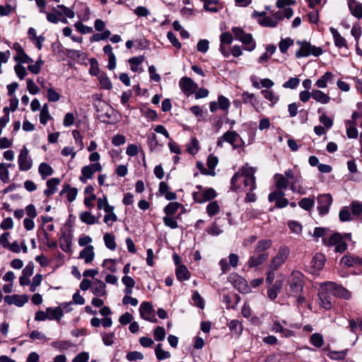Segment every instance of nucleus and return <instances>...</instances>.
Wrapping results in <instances>:
<instances>
[{
  "instance_id": "55",
  "label": "nucleus",
  "mask_w": 362,
  "mask_h": 362,
  "mask_svg": "<svg viewBox=\"0 0 362 362\" xmlns=\"http://www.w3.org/2000/svg\"><path fill=\"white\" fill-rule=\"evenodd\" d=\"M74 27L81 34H87L93 32L91 27L83 25L81 21L75 23Z\"/></svg>"
},
{
  "instance_id": "47",
  "label": "nucleus",
  "mask_w": 362,
  "mask_h": 362,
  "mask_svg": "<svg viewBox=\"0 0 362 362\" xmlns=\"http://www.w3.org/2000/svg\"><path fill=\"white\" fill-rule=\"evenodd\" d=\"M294 43V41L293 40L289 38V37H287V38H285V39H282L279 44V49L281 51V52L282 53H286L288 50V49L292 46Z\"/></svg>"
},
{
  "instance_id": "44",
  "label": "nucleus",
  "mask_w": 362,
  "mask_h": 362,
  "mask_svg": "<svg viewBox=\"0 0 362 362\" xmlns=\"http://www.w3.org/2000/svg\"><path fill=\"white\" fill-rule=\"evenodd\" d=\"M180 206L182 204L178 202H170L164 208V212L166 216H172L177 212Z\"/></svg>"
},
{
  "instance_id": "61",
  "label": "nucleus",
  "mask_w": 362,
  "mask_h": 362,
  "mask_svg": "<svg viewBox=\"0 0 362 362\" xmlns=\"http://www.w3.org/2000/svg\"><path fill=\"white\" fill-rule=\"evenodd\" d=\"M57 8L62 10V16H65L69 18H74L75 13L72 8L65 6L63 4L57 5Z\"/></svg>"
},
{
  "instance_id": "16",
  "label": "nucleus",
  "mask_w": 362,
  "mask_h": 362,
  "mask_svg": "<svg viewBox=\"0 0 362 362\" xmlns=\"http://www.w3.org/2000/svg\"><path fill=\"white\" fill-rule=\"evenodd\" d=\"M318 211L321 215L327 214L332 203V197L330 194H321L317 197Z\"/></svg>"
},
{
  "instance_id": "26",
  "label": "nucleus",
  "mask_w": 362,
  "mask_h": 362,
  "mask_svg": "<svg viewBox=\"0 0 362 362\" xmlns=\"http://www.w3.org/2000/svg\"><path fill=\"white\" fill-rule=\"evenodd\" d=\"M329 30L332 35L334 45L338 48L346 47V40L342 37L337 29L333 27L329 28Z\"/></svg>"
},
{
  "instance_id": "45",
  "label": "nucleus",
  "mask_w": 362,
  "mask_h": 362,
  "mask_svg": "<svg viewBox=\"0 0 362 362\" xmlns=\"http://www.w3.org/2000/svg\"><path fill=\"white\" fill-rule=\"evenodd\" d=\"M310 343L315 347H322L324 344V339L321 334L314 333L310 336Z\"/></svg>"
},
{
  "instance_id": "49",
  "label": "nucleus",
  "mask_w": 362,
  "mask_h": 362,
  "mask_svg": "<svg viewBox=\"0 0 362 362\" xmlns=\"http://www.w3.org/2000/svg\"><path fill=\"white\" fill-rule=\"evenodd\" d=\"M0 180L4 183H8L10 180L8 170L4 163H0Z\"/></svg>"
},
{
  "instance_id": "54",
  "label": "nucleus",
  "mask_w": 362,
  "mask_h": 362,
  "mask_svg": "<svg viewBox=\"0 0 362 362\" xmlns=\"http://www.w3.org/2000/svg\"><path fill=\"white\" fill-rule=\"evenodd\" d=\"M99 81H100V84L101 88L106 89V90H110L112 88V83H111L110 80L109 79V78L106 75H105V74L100 75L99 77Z\"/></svg>"
},
{
  "instance_id": "57",
  "label": "nucleus",
  "mask_w": 362,
  "mask_h": 362,
  "mask_svg": "<svg viewBox=\"0 0 362 362\" xmlns=\"http://www.w3.org/2000/svg\"><path fill=\"white\" fill-rule=\"evenodd\" d=\"M233 33L229 32H224L220 35L221 44L223 45H230L233 40Z\"/></svg>"
},
{
  "instance_id": "30",
  "label": "nucleus",
  "mask_w": 362,
  "mask_h": 362,
  "mask_svg": "<svg viewBox=\"0 0 362 362\" xmlns=\"http://www.w3.org/2000/svg\"><path fill=\"white\" fill-rule=\"evenodd\" d=\"M60 183L59 178H52L47 181L46 185L47 189L44 191V194L47 197H49L56 192L57 189V185Z\"/></svg>"
},
{
  "instance_id": "34",
  "label": "nucleus",
  "mask_w": 362,
  "mask_h": 362,
  "mask_svg": "<svg viewBox=\"0 0 362 362\" xmlns=\"http://www.w3.org/2000/svg\"><path fill=\"white\" fill-rule=\"evenodd\" d=\"M228 327L234 334L240 336L242 334L243 327L242 323L238 320H233L228 323Z\"/></svg>"
},
{
  "instance_id": "41",
  "label": "nucleus",
  "mask_w": 362,
  "mask_h": 362,
  "mask_svg": "<svg viewBox=\"0 0 362 362\" xmlns=\"http://www.w3.org/2000/svg\"><path fill=\"white\" fill-rule=\"evenodd\" d=\"M261 93L267 100H268L269 101L271 102L272 106H273L274 104H276L279 100V96L276 95L272 90H262Z\"/></svg>"
},
{
  "instance_id": "58",
  "label": "nucleus",
  "mask_w": 362,
  "mask_h": 362,
  "mask_svg": "<svg viewBox=\"0 0 362 362\" xmlns=\"http://www.w3.org/2000/svg\"><path fill=\"white\" fill-rule=\"evenodd\" d=\"M347 127L346 129V134L347 136L350 139H356L358 136V130L356 128V124H346Z\"/></svg>"
},
{
  "instance_id": "9",
  "label": "nucleus",
  "mask_w": 362,
  "mask_h": 362,
  "mask_svg": "<svg viewBox=\"0 0 362 362\" xmlns=\"http://www.w3.org/2000/svg\"><path fill=\"white\" fill-rule=\"evenodd\" d=\"M288 281L291 292L298 294L303 291L304 282L303 275L301 272L298 271L293 272Z\"/></svg>"
},
{
  "instance_id": "29",
  "label": "nucleus",
  "mask_w": 362,
  "mask_h": 362,
  "mask_svg": "<svg viewBox=\"0 0 362 362\" xmlns=\"http://www.w3.org/2000/svg\"><path fill=\"white\" fill-rule=\"evenodd\" d=\"M333 74L330 71H327L317 80L315 86L318 88H325L327 87V83L333 81Z\"/></svg>"
},
{
  "instance_id": "4",
  "label": "nucleus",
  "mask_w": 362,
  "mask_h": 362,
  "mask_svg": "<svg viewBox=\"0 0 362 362\" xmlns=\"http://www.w3.org/2000/svg\"><path fill=\"white\" fill-rule=\"evenodd\" d=\"M350 236V234L341 235L335 233L329 237H325L322 242L326 246H334V251L337 252H344L347 249V244L344 239Z\"/></svg>"
},
{
  "instance_id": "3",
  "label": "nucleus",
  "mask_w": 362,
  "mask_h": 362,
  "mask_svg": "<svg viewBox=\"0 0 362 362\" xmlns=\"http://www.w3.org/2000/svg\"><path fill=\"white\" fill-rule=\"evenodd\" d=\"M284 175L288 181L291 180L290 189L293 193L301 195L306 194V189L302 185L303 179L299 171L295 173L291 169H288L285 171V175Z\"/></svg>"
},
{
  "instance_id": "39",
  "label": "nucleus",
  "mask_w": 362,
  "mask_h": 362,
  "mask_svg": "<svg viewBox=\"0 0 362 362\" xmlns=\"http://www.w3.org/2000/svg\"><path fill=\"white\" fill-rule=\"evenodd\" d=\"M105 246L110 250L116 249V243L115 235L110 233H105L103 237Z\"/></svg>"
},
{
  "instance_id": "35",
  "label": "nucleus",
  "mask_w": 362,
  "mask_h": 362,
  "mask_svg": "<svg viewBox=\"0 0 362 362\" xmlns=\"http://www.w3.org/2000/svg\"><path fill=\"white\" fill-rule=\"evenodd\" d=\"M176 276L180 281H185L189 279L190 274L187 267L184 265H180L176 269Z\"/></svg>"
},
{
  "instance_id": "18",
  "label": "nucleus",
  "mask_w": 362,
  "mask_h": 362,
  "mask_svg": "<svg viewBox=\"0 0 362 362\" xmlns=\"http://www.w3.org/2000/svg\"><path fill=\"white\" fill-rule=\"evenodd\" d=\"M4 300L8 305H15L17 307H23L28 301V296L27 295L14 294L6 296L4 297Z\"/></svg>"
},
{
  "instance_id": "63",
  "label": "nucleus",
  "mask_w": 362,
  "mask_h": 362,
  "mask_svg": "<svg viewBox=\"0 0 362 362\" xmlns=\"http://www.w3.org/2000/svg\"><path fill=\"white\" fill-rule=\"evenodd\" d=\"M299 206L302 209L308 211L314 206V200L310 198H303L299 202Z\"/></svg>"
},
{
  "instance_id": "42",
  "label": "nucleus",
  "mask_w": 362,
  "mask_h": 362,
  "mask_svg": "<svg viewBox=\"0 0 362 362\" xmlns=\"http://www.w3.org/2000/svg\"><path fill=\"white\" fill-rule=\"evenodd\" d=\"M206 211L209 216H214L220 211V206L217 202H210L206 206Z\"/></svg>"
},
{
  "instance_id": "15",
  "label": "nucleus",
  "mask_w": 362,
  "mask_h": 362,
  "mask_svg": "<svg viewBox=\"0 0 362 362\" xmlns=\"http://www.w3.org/2000/svg\"><path fill=\"white\" fill-rule=\"evenodd\" d=\"M268 200L270 202H275L276 208H284L289 204L288 200L285 198V193L282 191H274L268 196Z\"/></svg>"
},
{
  "instance_id": "20",
  "label": "nucleus",
  "mask_w": 362,
  "mask_h": 362,
  "mask_svg": "<svg viewBox=\"0 0 362 362\" xmlns=\"http://www.w3.org/2000/svg\"><path fill=\"white\" fill-rule=\"evenodd\" d=\"M318 296L320 306L325 310H330L332 307L331 298L332 295H330L329 292H327L325 289H322V284L320 285Z\"/></svg>"
},
{
  "instance_id": "56",
  "label": "nucleus",
  "mask_w": 362,
  "mask_h": 362,
  "mask_svg": "<svg viewBox=\"0 0 362 362\" xmlns=\"http://www.w3.org/2000/svg\"><path fill=\"white\" fill-rule=\"evenodd\" d=\"M300 83V79L297 77L290 78L286 82L283 84L284 88L294 89Z\"/></svg>"
},
{
  "instance_id": "10",
  "label": "nucleus",
  "mask_w": 362,
  "mask_h": 362,
  "mask_svg": "<svg viewBox=\"0 0 362 362\" xmlns=\"http://www.w3.org/2000/svg\"><path fill=\"white\" fill-rule=\"evenodd\" d=\"M197 187L199 189V191L193 192L192 197L197 203L202 204L211 200L216 197V192L212 188H206L202 190L201 186H197Z\"/></svg>"
},
{
  "instance_id": "23",
  "label": "nucleus",
  "mask_w": 362,
  "mask_h": 362,
  "mask_svg": "<svg viewBox=\"0 0 362 362\" xmlns=\"http://www.w3.org/2000/svg\"><path fill=\"white\" fill-rule=\"evenodd\" d=\"M231 279L233 281L234 286L240 292V293H247L249 291V288L247 286V282L245 279L242 276L234 274L231 276Z\"/></svg>"
},
{
  "instance_id": "36",
  "label": "nucleus",
  "mask_w": 362,
  "mask_h": 362,
  "mask_svg": "<svg viewBox=\"0 0 362 362\" xmlns=\"http://www.w3.org/2000/svg\"><path fill=\"white\" fill-rule=\"evenodd\" d=\"M187 150L188 153L192 155H195L199 151V142L197 138H191L189 142L187 145Z\"/></svg>"
},
{
  "instance_id": "2",
  "label": "nucleus",
  "mask_w": 362,
  "mask_h": 362,
  "mask_svg": "<svg viewBox=\"0 0 362 362\" xmlns=\"http://www.w3.org/2000/svg\"><path fill=\"white\" fill-rule=\"evenodd\" d=\"M231 32L236 40H238L244 45V49L248 52H252L256 48V42L252 34L246 33L240 27H233Z\"/></svg>"
},
{
  "instance_id": "14",
  "label": "nucleus",
  "mask_w": 362,
  "mask_h": 362,
  "mask_svg": "<svg viewBox=\"0 0 362 362\" xmlns=\"http://www.w3.org/2000/svg\"><path fill=\"white\" fill-rule=\"evenodd\" d=\"M139 313L141 318L145 320L156 322L157 318L154 314V309L152 304L149 302H143L139 308Z\"/></svg>"
},
{
  "instance_id": "48",
  "label": "nucleus",
  "mask_w": 362,
  "mask_h": 362,
  "mask_svg": "<svg viewBox=\"0 0 362 362\" xmlns=\"http://www.w3.org/2000/svg\"><path fill=\"white\" fill-rule=\"evenodd\" d=\"M219 0H214L213 1H209L204 3V8L205 10L212 12V13H216L218 11V4Z\"/></svg>"
},
{
  "instance_id": "60",
  "label": "nucleus",
  "mask_w": 362,
  "mask_h": 362,
  "mask_svg": "<svg viewBox=\"0 0 362 362\" xmlns=\"http://www.w3.org/2000/svg\"><path fill=\"white\" fill-rule=\"evenodd\" d=\"M339 216V220L342 222L352 220L351 214L347 207H344L340 210Z\"/></svg>"
},
{
  "instance_id": "13",
  "label": "nucleus",
  "mask_w": 362,
  "mask_h": 362,
  "mask_svg": "<svg viewBox=\"0 0 362 362\" xmlns=\"http://www.w3.org/2000/svg\"><path fill=\"white\" fill-rule=\"evenodd\" d=\"M240 140V135L235 131H228L218 139L217 146L222 148L224 142H227L236 148L238 145L237 142Z\"/></svg>"
},
{
  "instance_id": "38",
  "label": "nucleus",
  "mask_w": 362,
  "mask_h": 362,
  "mask_svg": "<svg viewBox=\"0 0 362 362\" xmlns=\"http://www.w3.org/2000/svg\"><path fill=\"white\" fill-rule=\"evenodd\" d=\"M105 212L106 214L104 216L103 221L109 226H111L114 222L117 221V217L114 213V207Z\"/></svg>"
},
{
  "instance_id": "51",
  "label": "nucleus",
  "mask_w": 362,
  "mask_h": 362,
  "mask_svg": "<svg viewBox=\"0 0 362 362\" xmlns=\"http://www.w3.org/2000/svg\"><path fill=\"white\" fill-rule=\"evenodd\" d=\"M165 335L166 334L164 327L158 326L154 329L153 337L156 341H163L165 339Z\"/></svg>"
},
{
  "instance_id": "28",
  "label": "nucleus",
  "mask_w": 362,
  "mask_h": 362,
  "mask_svg": "<svg viewBox=\"0 0 362 362\" xmlns=\"http://www.w3.org/2000/svg\"><path fill=\"white\" fill-rule=\"evenodd\" d=\"M105 284L100 280L96 279L92 285L90 290L92 293L99 297L106 294Z\"/></svg>"
},
{
  "instance_id": "62",
  "label": "nucleus",
  "mask_w": 362,
  "mask_h": 362,
  "mask_svg": "<svg viewBox=\"0 0 362 362\" xmlns=\"http://www.w3.org/2000/svg\"><path fill=\"white\" fill-rule=\"evenodd\" d=\"M164 224L172 229L178 228V223L177 221L170 216H165L163 218Z\"/></svg>"
},
{
  "instance_id": "17",
  "label": "nucleus",
  "mask_w": 362,
  "mask_h": 362,
  "mask_svg": "<svg viewBox=\"0 0 362 362\" xmlns=\"http://www.w3.org/2000/svg\"><path fill=\"white\" fill-rule=\"evenodd\" d=\"M179 86L184 93L187 95H192L194 93L198 86L192 78L185 76L181 78L179 81Z\"/></svg>"
},
{
  "instance_id": "1",
  "label": "nucleus",
  "mask_w": 362,
  "mask_h": 362,
  "mask_svg": "<svg viewBox=\"0 0 362 362\" xmlns=\"http://www.w3.org/2000/svg\"><path fill=\"white\" fill-rule=\"evenodd\" d=\"M273 241L271 239L262 238L259 240L254 245V255L248 259L246 265L248 268H255L263 264L269 259L267 252L271 249Z\"/></svg>"
},
{
  "instance_id": "52",
  "label": "nucleus",
  "mask_w": 362,
  "mask_h": 362,
  "mask_svg": "<svg viewBox=\"0 0 362 362\" xmlns=\"http://www.w3.org/2000/svg\"><path fill=\"white\" fill-rule=\"evenodd\" d=\"M61 249L66 252L71 251V239L69 237H64L60 241Z\"/></svg>"
},
{
  "instance_id": "19",
  "label": "nucleus",
  "mask_w": 362,
  "mask_h": 362,
  "mask_svg": "<svg viewBox=\"0 0 362 362\" xmlns=\"http://www.w3.org/2000/svg\"><path fill=\"white\" fill-rule=\"evenodd\" d=\"M13 49L17 52V54L14 57V60L20 63H33V60L31 59L23 50L21 45L15 42L13 45Z\"/></svg>"
},
{
  "instance_id": "33",
  "label": "nucleus",
  "mask_w": 362,
  "mask_h": 362,
  "mask_svg": "<svg viewBox=\"0 0 362 362\" xmlns=\"http://www.w3.org/2000/svg\"><path fill=\"white\" fill-rule=\"evenodd\" d=\"M66 193V197L69 202H74L77 196L78 190L76 188H71L69 185L64 186V189L61 192V194Z\"/></svg>"
},
{
  "instance_id": "31",
  "label": "nucleus",
  "mask_w": 362,
  "mask_h": 362,
  "mask_svg": "<svg viewBox=\"0 0 362 362\" xmlns=\"http://www.w3.org/2000/svg\"><path fill=\"white\" fill-rule=\"evenodd\" d=\"M47 320L59 321L63 317V310L60 307L47 308L46 309Z\"/></svg>"
},
{
  "instance_id": "11",
  "label": "nucleus",
  "mask_w": 362,
  "mask_h": 362,
  "mask_svg": "<svg viewBox=\"0 0 362 362\" xmlns=\"http://www.w3.org/2000/svg\"><path fill=\"white\" fill-rule=\"evenodd\" d=\"M18 163L19 170L21 171H28L33 166V160L29 156V151L25 146H23L18 156Z\"/></svg>"
},
{
  "instance_id": "8",
  "label": "nucleus",
  "mask_w": 362,
  "mask_h": 362,
  "mask_svg": "<svg viewBox=\"0 0 362 362\" xmlns=\"http://www.w3.org/2000/svg\"><path fill=\"white\" fill-rule=\"evenodd\" d=\"M256 170L253 167L245 164L241 168V175L244 177V185L247 189L253 191L256 189L255 173Z\"/></svg>"
},
{
  "instance_id": "25",
  "label": "nucleus",
  "mask_w": 362,
  "mask_h": 362,
  "mask_svg": "<svg viewBox=\"0 0 362 362\" xmlns=\"http://www.w3.org/2000/svg\"><path fill=\"white\" fill-rule=\"evenodd\" d=\"M79 257L84 259L86 264H90L93 262L95 257L94 247L93 245H88L83 249L80 254Z\"/></svg>"
},
{
  "instance_id": "50",
  "label": "nucleus",
  "mask_w": 362,
  "mask_h": 362,
  "mask_svg": "<svg viewBox=\"0 0 362 362\" xmlns=\"http://www.w3.org/2000/svg\"><path fill=\"white\" fill-rule=\"evenodd\" d=\"M72 344L69 341H59L52 343V346L59 351H65L72 346Z\"/></svg>"
},
{
  "instance_id": "40",
  "label": "nucleus",
  "mask_w": 362,
  "mask_h": 362,
  "mask_svg": "<svg viewBox=\"0 0 362 362\" xmlns=\"http://www.w3.org/2000/svg\"><path fill=\"white\" fill-rule=\"evenodd\" d=\"M155 354L158 360H163L170 358V353L162 349V344H158L155 348Z\"/></svg>"
},
{
  "instance_id": "7",
  "label": "nucleus",
  "mask_w": 362,
  "mask_h": 362,
  "mask_svg": "<svg viewBox=\"0 0 362 362\" xmlns=\"http://www.w3.org/2000/svg\"><path fill=\"white\" fill-rule=\"evenodd\" d=\"M290 254V250L288 247L281 246L275 255L272 258L269 264V268L273 270L279 269L287 260Z\"/></svg>"
},
{
  "instance_id": "43",
  "label": "nucleus",
  "mask_w": 362,
  "mask_h": 362,
  "mask_svg": "<svg viewBox=\"0 0 362 362\" xmlns=\"http://www.w3.org/2000/svg\"><path fill=\"white\" fill-rule=\"evenodd\" d=\"M325 262V257L322 254H317L312 260V264L314 268L320 270L321 269Z\"/></svg>"
},
{
  "instance_id": "64",
  "label": "nucleus",
  "mask_w": 362,
  "mask_h": 362,
  "mask_svg": "<svg viewBox=\"0 0 362 362\" xmlns=\"http://www.w3.org/2000/svg\"><path fill=\"white\" fill-rule=\"evenodd\" d=\"M192 300H193V303L194 304L203 309L204 307V299L202 298V296H200V294L199 293L198 291H194L193 295H192Z\"/></svg>"
},
{
  "instance_id": "12",
  "label": "nucleus",
  "mask_w": 362,
  "mask_h": 362,
  "mask_svg": "<svg viewBox=\"0 0 362 362\" xmlns=\"http://www.w3.org/2000/svg\"><path fill=\"white\" fill-rule=\"evenodd\" d=\"M101 170L102 165L100 163L85 165L81 168V175L79 177V180L86 183L88 180L93 177L95 173L100 172Z\"/></svg>"
},
{
  "instance_id": "6",
  "label": "nucleus",
  "mask_w": 362,
  "mask_h": 362,
  "mask_svg": "<svg viewBox=\"0 0 362 362\" xmlns=\"http://www.w3.org/2000/svg\"><path fill=\"white\" fill-rule=\"evenodd\" d=\"M322 289H325L330 295L349 300L351 297V293L341 285L332 281H326L322 284Z\"/></svg>"
},
{
  "instance_id": "27",
  "label": "nucleus",
  "mask_w": 362,
  "mask_h": 362,
  "mask_svg": "<svg viewBox=\"0 0 362 362\" xmlns=\"http://www.w3.org/2000/svg\"><path fill=\"white\" fill-rule=\"evenodd\" d=\"M313 99L317 103L326 105L329 103L331 98L328 94L319 89H313Z\"/></svg>"
},
{
  "instance_id": "22",
  "label": "nucleus",
  "mask_w": 362,
  "mask_h": 362,
  "mask_svg": "<svg viewBox=\"0 0 362 362\" xmlns=\"http://www.w3.org/2000/svg\"><path fill=\"white\" fill-rule=\"evenodd\" d=\"M265 12H257L255 11L252 14L254 17L260 16L262 17L259 20V23L264 27H270L275 28L276 25V21L272 16H264Z\"/></svg>"
},
{
  "instance_id": "46",
  "label": "nucleus",
  "mask_w": 362,
  "mask_h": 362,
  "mask_svg": "<svg viewBox=\"0 0 362 362\" xmlns=\"http://www.w3.org/2000/svg\"><path fill=\"white\" fill-rule=\"evenodd\" d=\"M97 207L98 209L101 210L103 209L105 211L113 208L112 206H110L108 204L107 198L105 195H103V197H100L97 199Z\"/></svg>"
},
{
  "instance_id": "24",
  "label": "nucleus",
  "mask_w": 362,
  "mask_h": 362,
  "mask_svg": "<svg viewBox=\"0 0 362 362\" xmlns=\"http://www.w3.org/2000/svg\"><path fill=\"white\" fill-rule=\"evenodd\" d=\"M274 179L277 189L276 191H282V189H286L290 186V182L283 174L276 173L274 175Z\"/></svg>"
},
{
  "instance_id": "53",
  "label": "nucleus",
  "mask_w": 362,
  "mask_h": 362,
  "mask_svg": "<svg viewBox=\"0 0 362 362\" xmlns=\"http://www.w3.org/2000/svg\"><path fill=\"white\" fill-rule=\"evenodd\" d=\"M47 14V20L52 23H57L59 21L62 22L63 23H67V19L65 17L59 18L57 16V14H54V13H46Z\"/></svg>"
},
{
  "instance_id": "32",
  "label": "nucleus",
  "mask_w": 362,
  "mask_h": 362,
  "mask_svg": "<svg viewBox=\"0 0 362 362\" xmlns=\"http://www.w3.org/2000/svg\"><path fill=\"white\" fill-rule=\"evenodd\" d=\"M80 220L88 225H93L98 223L99 217L91 214L90 211H82L79 214Z\"/></svg>"
},
{
  "instance_id": "59",
  "label": "nucleus",
  "mask_w": 362,
  "mask_h": 362,
  "mask_svg": "<svg viewBox=\"0 0 362 362\" xmlns=\"http://www.w3.org/2000/svg\"><path fill=\"white\" fill-rule=\"evenodd\" d=\"M218 103L219 109L222 110H227L230 105L229 100L223 95L218 96Z\"/></svg>"
},
{
  "instance_id": "21",
  "label": "nucleus",
  "mask_w": 362,
  "mask_h": 362,
  "mask_svg": "<svg viewBox=\"0 0 362 362\" xmlns=\"http://www.w3.org/2000/svg\"><path fill=\"white\" fill-rule=\"evenodd\" d=\"M348 7L353 16L358 19L362 18V3L357 0H348Z\"/></svg>"
},
{
  "instance_id": "37",
  "label": "nucleus",
  "mask_w": 362,
  "mask_h": 362,
  "mask_svg": "<svg viewBox=\"0 0 362 362\" xmlns=\"http://www.w3.org/2000/svg\"><path fill=\"white\" fill-rule=\"evenodd\" d=\"M38 170L43 180L53 173V169L52 167L45 163L40 164Z\"/></svg>"
},
{
  "instance_id": "5",
  "label": "nucleus",
  "mask_w": 362,
  "mask_h": 362,
  "mask_svg": "<svg viewBox=\"0 0 362 362\" xmlns=\"http://www.w3.org/2000/svg\"><path fill=\"white\" fill-rule=\"evenodd\" d=\"M296 43L300 46L299 49L296 52V58L307 57L310 54L318 57L322 54L321 47L312 45L308 41L298 40Z\"/></svg>"
}]
</instances>
